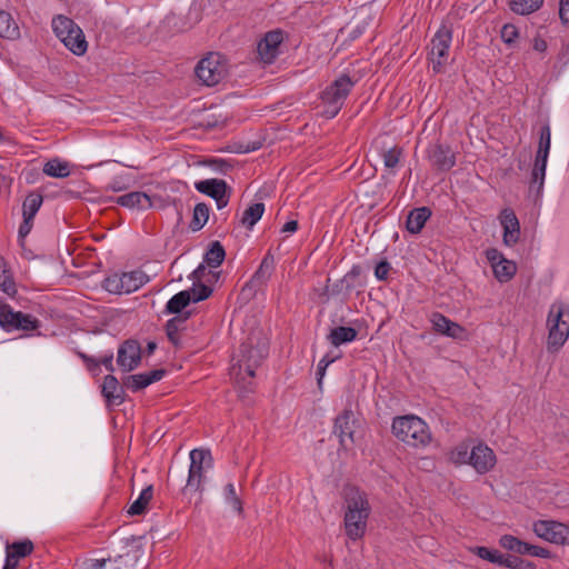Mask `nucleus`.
<instances>
[{
	"label": "nucleus",
	"mask_w": 569,
	"mask_h": 569,
	"mask_svg": "<svg viewBox=\"0 0 569 569\" xmlns=\"http://www.w3.org/2000/svg\"><path fill=\"white\" fill-rule=\"evenodd\" d=\"M209 219V208L204 203H198L193 209L191 228L200 230Z\"/></svg>",
	"instance_id": "58836bf2"
},
{
	"label": "nucleus",
	"mask_w": 569,
	"mask_h": 569,
	"mask_svg": "<svg viewBox=\"0 0 569 569\" xmlns=\"http://www.w3.org/2000/svg\"><path fill=\"white\" fill-rule=\"evenodd\" d=\"M224 499H226L227 503L230 505L231 508L237 513H239V515L242 513V511H243L242 501L239 498V496L237 495L236 488L232 483H228L224 487Z\"/></svg>",
	"instance_id": "79ce46f5"
},
{
	"label": "nucleus",
	"mask_w": 569,
	"mask_h": 569,
	"mask_svg": "<svg viewBox=\"0 0 569 569\" xmlns=\"http://www.w3.org/2000/svg\"><path fill=\"white\" fill-rule=\"evenodd\" d=\"M242 368H244L246 377L244 376L241 377V380H244L246 378L252 379L254 377V369H253V367L250 363H248V362H246L243 365L240 363L238 366V369L236 367L232 368L233 375H234L236 380H237L238 383L240 382V378L239 377L241 376Z\"/></svg>",
	"instance_id": "de8ad7c7"
},
{
	"label": "nucleus",
	"mask_w": 569,
	"mask_h": 569,
	"mask_svg": "<svg viewBox=\"0 0 569 569\" xmlns=\"http://www.w3.org/2000/svg\"><path fill=\"white\" fill-rule=\"evenodd\" d=\"M519 29L512 24V23H506L500 31L501 40L508 46V47H515L518 39H519Z\"/></svg>",
	"instance_id": "37998d69"
},
{
	"label": "nucleus",
	"mask_w": 569,
	"mask_h": 569,
	"mask_svg": "<svg viewBox=\"0 0 569 569\" xmlns=\"http://www.w3.org/2000/svg\"><path fill=\"white\" fill-rule=\"evenodd\" d=\"M264 211L263 203H254L250 206L242 216V223L249 228L253 227L258 220L262 217Z\"/></svg>",
	"instance_id": "4c0bfd02"
},
{
	"label": "nucleus",
	"mask_w": 569,
	"mask_h": 569,
	"mask_svg": "<svg viewBox=\"0 0 569 569\" xmlns=\"http://www.w3.org/2000/svg\"><path fill=\"white\" fill-rule=\"evenodd\" d=\"M391 432L400 442L412 448L427 447L432 440L427 423L413 415L396 417L391 425Z\"/></svg>",
	"instance_id": "f03ea898"
},
{
	"label": "nucleus",
	"mask_w": 569,
	"mask_h": 569,
	"mask_svg": "<svg viewBox=\"0 0 569 569\" xmlns=\"http://www.w3.org/2000/svg\"><path fill=\"white\" fill-rule=\"evenodd\" d=\"M298 229V222L296 220H291L284 223L282 227V232H295Z\"/></svg>",
	"instance_id": "13d9d810"
},
{
	"label": "nucleus",
	"mask_w": 569,
	"mask_h": 569,
	"mask_svg": "<svg viewBox=\"0 0 569 569\" xmlns=\"http://www.w3.org/2000/svg\"><path fill=\"white\" fill-rule=\"evenodd\" d=\"M19 560L20 559H18V558H11V555L7 552V558H6V563H4L3 569H17Z\"/></svg>",
	"instance_id": "6e6d98bb"
},
{
	"label": "nucleus",
	"mask_w": 569,
	"mask_h": 569,
	"mask_svg": "<svg viewBox=\"0 0 569 569\" xmlns=\"http://www.w3.org/2000/svg\"><path fill=\"white\" fill-rule=\"evenodd\" d=\"M401 157L402 149L398 146L385 151L382 154L385 167L388 169H395L400 162Z\"/></svg>",
	"instance_id": "c03bdc74"
},
{
	"label": "nucleus",
	"mask_w": 569,
	"mask_h": 569,
	"mask_svg": "<svg viewBox=\"0 0 569 569\" xmlns=\"http://www.w3.org/2000/svg\"><path fill=\"white\" fill-rule=\"evenodd\" d=\"M550 143V128L548 126H545L540 132L539 146L536 153L535 166L532 169V183L538 182V189H541L543 186Z\"/></svg>",
	"instance_id": "9b49d317"
},
{
	"label": "nucleus",
	"mask_w": 569,
	"mask_h": 569,
	"mask_svg": "<svg viewBox=\"0 0 569 569\" xmlns=\"http://www.w3.org/2000/svg\"><path fill=\"white\" fill-rule=\"evenodd\" d=\"M283 32L279 29L268 31L263 38L258 42V56L259 59L270 64L280 53V47L283 42Z\"/></svg>",
	"instance_id": "4468645a"
},
{
	"label": "nucleus",
	"mask_w": 569,
	"mask_h": 569,
	"mask_svg": "<svg viewBox=\"0 0 569 569\" xmlns=\"http://www.w3.org/2000/svg\"><path fill=\"white\" fill-rule=\"evenodd\" d=\"M470 451L469 445L461 442L448 452V460L456 466L469 463Z\"/></svg>",
	"instance_id": "473e14b6"
},
{
	"label": "nucleus",
	"mask_w": 569,
	"mask_h": 569,
	"mask_svg": "<svg viewBox=\"0 0 569 569\" xmlns=\"http://www.w3.org/2000/svg\"><path fill=\"white\" fill-rule=\"evenodd\" d=\"M196 189L216 199L219 209L226 207L228 203V198L226 197L227 184L223 180H202L196 183Z\"/></svg>",
	"instance_id": "412c9836"
},
{
	"label": "nucleus",
	"mask_w": 569,
	"mask_h": 569,
	"mask_svg": "<svg viewBox=\"0 0 569 569\" xmlns=\"http://www.w3.org/2000/svg\"><path fill=\"white\" fill-rule=\"evenodd\" d=\"M531 556L532 557H538V558L549 559V558L552 557V553H551V551L549 549H547L545 547L532 545Z\"/></svg>",
	"instance_id": "603ef678"
},
{
	"label": "nucleus",
	"mask_w": 569,
	"mask_h": 569,
	"mask_svg": "<svg viewBox=\"0 0 569 569\" xmlns=\"http://www.w3.org/2000/svg\"><path fill=\"white\" fill-rule=\"evenodd\" d=\"M451 38V31L441 27L431 41L430 60L436 72H440L447 62Z\"/></svg>",
	"instance_id": "f8f14e48"
},
{
	"label": "nucleus",
	"mask_w": 569,
	"mask_h": 569,
	"mask_svg": "<svg viewBox=\"0 0 569 569\" xmlns=\"http://www.w3.org/2000/svg\"><path fill=\"white\" fill-rule=\"evenodd\" d=\"M533 532L541 539L555 543H569V526L553 520H538L533 522Z\"/></svg>",
	"instance_id": "9d476101"
},
{
	"label": "nucleus",
	"mask_w": 569,
	"mask_h": 569,
	"mask_svg": "<svg viewBox=\"0 0 569 569\" xmlns=\"http://www.w3.org/2000/svg\"><path fill=\"white\" fill-rule=\"evenodd\" d=\"M345 501V531L349 539L356 541L361 539L368 526L370 505L367 496L359 488L347 486L343 489Z\"/></svg>",
	"instance_id": "f257e3e1"
},
{
	"label": "nucleus",
	"mask_w": 569,
	"mask_h": 569,
	"mask_svg": "<svg viewBox=\"0 0 569 569\" xmlns=\"http://www.w3.org/2000/svg\"><path fill=\"white\" fill-rule=\"evenodd\" d=\"M352 87L351 79L342 74L325 89L321 93V102L323 104L322 114L326 118L330 119L338 114Z\"/></svg>",
	"instance_id": "423d86ee"
},
{
	"label": "nucleus",
	"mask_w": 569,
	"mask_h": 569,
	"mask_svg": "<svg viewBox=\"0 0 569 569\" xmlns=\"http://www.w3.org/2000/svg\"><path fill=\"white\" fill-rule=\"evenodd\" d=\"M119 204L128 208L149 209L153 206L152 199L144 192H130L118 198Z\"/></svg>",
	"instance_id": "393cba45"
},
{
	"label": "nucleus",
	"mask_w": 569,
	"mask_h": 569,
	"mask_svg": "<svg viewBox=\"0 0 569 569\" xmlns=\"http://www.w3.org/2000/svg\"><path fill=\"white\" fill-rule=\"evenodd\" d=\"M559 17L561 22L569 27V0H560L559 2Z\"/></svg>",
	"instance_id": "8fccbe9b"
},
{
	"label": "nucleus",
	"mask_w": 569,
	"mask_h": 569,
	"mask_svg": "<svg viewBox=\"0 0 569 569\" xmlns=\"http://www.w3.org/2000/svg\"><path fill=\"white\" fill-rule=\"evenodd\" d=\"M224 257L226 252L223 247L218 241H216L207 251L204 256V261L209 267L217 268L222 263Z\"/></svg>",
	"instance_id": "c9c22d12"
},
{
	"label": "nucleus",
	"mask_w": 569,
	"mask_h": 569,
	"mask_svg": "<svg viewBox=\"0 0 569 569\" xmlns=\"http://www.w3.org/2000/svg\"><path fill=\"white\" fill-rule=\"evenodd\" d=\"M102 395L109 402H121V388L116 377L108 375L103 379Z\"/></svg>",
	"instance_id": "c756f323"
},
{
	"label": "nucleus",
	"mask_w": 569,
	"mask_h": 569,
	"mask_svg": "<svg viewBox=\"0 0 569 569\" xmlns=\"http://www.w3.org/2000/svg\"><path fill=\"white\" fill-rule=\"evenodd\" d=\"M266 266V259L262 261L261 266H260V269L258 272L262 271L263 267Z\"/></svg>",
	"instance_id": "052dcab7"
},
{
	"label": "nucleus",
	"mask_w": 569,
	"mask_h": 569,
	"mask_svg": "<svg viewBox=\"0 0 569 569\" xmlns=\"http://www.w3.org/2000/svg\"><path fill=\"white\" fill-rule=\"evenodd\" d=\"M0 289L8 296L17 292L14 281L6 267L4 260L0 257Z\"/></svg>",
	"instance_id": "e433bc0d"
},
{
	"label": "nucleus",
	"mask_w": 569,
	"mask_h": 569,
	"mask_svg": "<svg viewBox=\"0 0 569 569\" xmlns=\"http://www.w3.org/2000/svg\"><path fill=\"white\" fill-rule=\"evenodd\" d=\"M499 220L503 228V243L508 247L515 246L520 237V224L515 211L510 208L503 209Z\"/></svg>",
	"instance_id": "aec40b11"
},
{
	"label": "nucleus",
	"mask_w": 569,
	"mask_h": 569,
	"mask_svg": "<svg viewBox=\"0 0 569 569\" xmlns=\"http://www.w3.org/2000/svg\"><path fill=\"white\" fill-rule=\"evenodd\" d=\"M163 375V370H152L146 373L132 375L126 381V386L133 391H138L148 387L152 382L159 381Z\"/></svg>",
	"instance_id": "4be33fe9"
},
{
	"label": "nucleus",
	"mask_w": 569,
	"mask_h": 569,
	"mask_svg": "<svg viewBox=\"0 0 569 569\" xmlns=\"http://www.w3.org/2000/svg\"><path fill=\"white\" fill-rule=\"evenodd\" d=\"M471 551L483 560L501 566L503 553L498 550H491L487 547H475Z\"/></svg>",
	"instance_id": "a19ab883"
},
{
	"label": "nucleus",
	"mask_w": 569,
	"mask_h": 569,
	"mask_svg": "<svg viewBox=\"0 0 569 569\" xmlns=\"http://www.w3.org/2000/svg\"><path fill=\"white\" fill-rule=\"evenodd\" d=\"M153 497V488L152 486H148L144 488L139 497L130 505L128 509V513L131 516H140L147 511V508L152 500Z\"/></svg>",
	"instance_id": "cd10ccee"
},
{
	"label": "nucleus",
	"mask_w": 569,
	"mask_h": 569,
	"mask_svg": "<svg viewBox=\"0 0 569 569\" xmlns=\"http://www.w3.org/2000/svg\"><path fill=\"white\" fill-rule=\"evenodd\" d=\"M390 271V264L387 261H381L375 269V274L379 280H386Z\"/></svg>",
	"instance_id": "3c124183"
},
{
	"label": "nucleus",
	"mask_w": 569,
	"mask_h": 569,
	"mask_svg": "<svg viewBox=\"0 0 569 569\" xmlns=\"http://www.w3.org/2000/svg\"><path fill=\"white\" fill-rule=\"evenodd\" d=\"M531 549H532L531 543L520 540L516 553L531 556Z\"/></svg>",
	"instance_id": "5fc2aeb1"
},
{
	"label": "nucleus",
	"mask_w": 569,
	"mask_h": 569,
	"mask_svg": "<svg viewBox=\"0 0 569 569\" xmlns=\"http://www.w3.org/2000/svg\"><path fill=\"white\" fill-rule=\"evenodd\" d=\"M211 465V455L204 449H193L190 452V468L186 490L202 491L204 469Z\"/></svg>",
	"instance_id": "1a4fd4ad"
},
{
	"label": "nucleus",
	"mask_w": 569,
	"mask_h": 569,
	"mask_svg": "<svg viewBox=\"0 0 569 569\" xmlns=\"http://www.w3.org/2000/svg\"><path fill=\"white\" fill-rule=\"evenodd\" d=\"M532 48L533 50H536L537 52H545L548 48V44H547V41L540 37V36H536L532 40Z\"/></svg>",
	"instance_id": "864d4df0"
},
{
	"label": "nucleus",
	"mask_w": 569,
	"mask_h": 569,
	"mask_svg": "<svg viewBox=\"0 0 569 569\" xmlns=\"http://www.w3.org/2000/svg\"><path fill=\"white\" fill-rule=\"evenodd\" d=\"M52 29L62 43L76 56H83L88 50V42L82 29L66 16H58L52 20Z\"/></svg>",
	"instance_id": "39448f33"
},
{
	"label": "nucleus",
	"mask_w": 569,
	"mask_h": 569,
	"mask_svg": "<svg viewBox=\"0 0 569 569\" xmlns=\"http://www.w3.org/2000/svg\"><path fill=\"white\" fill-rule=\"evenodd\" d=\"M149 276L138 269L107 277L103 281V287L107 291L114 295L131 293L149 282Z\"/></svg>",
	"instance_id": "6e6552de"
},
{
	"label": "nucleus",
	"mask_w": 569,
	"mask_h": 569,
	"mask_svg": "<svg viewBox=\"0 0 569 569\" xmlns=\"http://www.w3.org/2000/svg\"><path fill=\"white\" fill-rule=\"evenodd\" d=\"M497 463V457L487 445L479 443L470 451L469 465L480 475L487 473L493 469Z\"/></svg>",
	"instance_id": "dca6fc26"
},
{
	"label": "nucleus",
	"mask_w": 569,
	"mask_h": 569,
	"mask_svg": "<svg viewBox=\"0 0 569 569\" xmlns=\"http://www.w3.org/2000/svg\"><path fill=\"white\" fill-rule=\"evenodd\" d=\"M430 157L433 164L442 170H448L456 163V157L453 152L443 146H436L432 149Z\"/></svg>",
	"instance_id": "a878e982"
},
{
	"label": "nucleus",
	"mask_w": 569,
	"mask_h": 569,
	"mask_svg": "<svg viewBox=\"0 0 569 569\" xmlns=\"http://www.w3.org/2000/svg\"><path fill=\"white\" fill-rule=\"evenodd\" d=\"M0 327L6 330H33L37 328V320L30 315L13 311L7 305L0 306Z\"/></svg>",
	"instance_id": "ddd939ff"
},
{
	"label": "nucleus",
	"mask_w": 569,
	"mask_h": 569,
	"mask_svg": "<svg viewBox=\"0 0 569 569\" xmlns=\"http://www.w3.org/2000/svg\"><path fill=\"white\" fill-rule=\"evenodd\" d=\"M543 0H510V10L517 14L527 16L539 10Z\"/></svg>",
	"instance_id": "7c9ffc66"
},
{
	"label": "nucleus",
	"mask_w": 569,
	"mask_h": 569,
	"mask_svg": "<svg viewBox=\"0 0 569 569\" xmlns=\"http://www.w3.org/2000/svg\"><path fill=\"white\" fill-rule=\"evenodd\" d=\"M431 211L427 207H421L410 211L407 218L406 227L410 233H419L430 218Z\"/></svg>",
	"instance_id": "b1692460"
},
{
	"label": "nucleus",
	"mask_w": 569,
	"mask_h": 569,
	"mask_svg": "<svg viewBox=\"0 0 569 569\" xmlns=\"http://www.w3.org/2000/svg\"><path fill=\"white\" fill-rule=\"evenodd\" d=\"M42 196L37 192L28 194L22 203L23 221L19 227V238L24 239L33 227V219L42 204Z\"/></svg>",
	"instance_id": "f3484780"
},
{
	"label": "nucleus",
	"mask_w": 569,
	"mask_h": 569,
	"mask_svg": "<svg viewBox=\"0 0 569 569\" xmlns=\"http://www.w3.org/2000/svg\"><path fill=\"white\" fill-rule=\"evenodd\" d=\"M335 361V358H329L328 356L323 357L318 363V383L321 385L322 379L325 377L326 369L330 363Z\"/></svg>",
	"instance_id": "09e8293b"
},
{
	"label": "nucleus",
	"mask_w": 569,
	"mask_h": 569,
	"mask_svg": "<svg viewBox=\"0 0 569 569\" xmlns=\"http://www.w3.org/2000/svg\"><path fill=\"white\" fill-rule=\"evenodd\" d=\"M141 360V348L136 340L124 341L119 350L117 363L123 371H131L138 367Z\"/></svg>",
	"instance_id": "a211bd4d"
},
{
	"label": "nucleus",
	"mask_w": 569,
	"mask_h": 569,
	"mask_svg": "<svg viewBox=\"0 0 569 569\" xmlns=\"http://www.w3.org/2000/svg\"><path fill=\"white\" fill-rule=\"evenodd\" d=\"M117 561L111 560H89L83 563L79 569H119L116 566Z\"/></svg>",
	"instance_id": "a18cd8bd"
},
{
	"label": "nucleus",
	"mask_w": 569,
	"mask_h": 569,
	"mask_svg": "<svg viewBox=\"0 0 569 569\" xmlns=\"http://www.w3.org/2000/svg\"><path fill=\"white\" fill-rule=\"evenodd\" d=\"M501 566L509 569H536V565L532 561L510 555H503Z\"/></svg>",
	"instance_id": "ea45409f"
},
{
	"label": "nucleus",
	"mask_w": 569,
	"mask_h": 569,
	"mask_svg": "<svg viewBox=\"0 0 569 569\" xmlns=\"http://www.w3.org/2000/svg\"><path fill=\"white\" fill-rule=\"evenodd\" d=\"M43 173L54 178H66L70 174L69 163L59 159L49 160L43 166Z\"/></svg>",
	"instance_id": "2f4dec72"
},
{
	"label": "nucleus",
	"mask_w": 569,
	"mask_h": 569,
	"mask_svg": "<svg viewBox=\"0 0 569 569\" xmlns=\"http://www.w3.org/2000/svg\"><path fill=\"white\" fill-rule=\"evenodd\" d=\"M229 73V61L220 52H208L194 68L197 80L207 87H213L223 81Z\"/></svg>",
	"instance_id": "20e7f679"
},
{
	"label": "nucleus",
	"mask_w": 569,
	"mask_h": 569,
	"mask_svg": "<svg viewBox=\"0 0 569 569\" xmlns=\"http://www.w3.org/2000/svg\"><path fill=\"white\" fill-rule=\"evenodd\" d=\"M20 34L19 27L12 16L0 10V37L4 39H17Z\"/></svg>",
	"instance_id": "bb28decb"
},
{
	"label": "nucleus",
	"mask_w": 569,
	"mask_h": 569,
	"mask_svg": "<svg viewBox=\"0 0 569 569\" xmlns=\"http://www.w3.org/2000/svg\"><path fill=\"white\" fill-rule=\"evenodd\" d=\"M486 258L489 261L496 279L500 282H507L513 278L517 272V266L513 261L508 260L496 248L486 251Z\"/></svg>",
	"instance_id": "2eb2a0df"
},
{
	"label": "nucleus",
	"mask_w": 569,
	"mask_h": 569,
	"mask_svg": "<svg viewBox=\"0 0 569 569\" xmlns=\"http://www.w3.org/2000/svg\"><path fill=\"white\" fill-rule=\"evenodd\" d=\"M103 365L107 370L113 371L112 356L103 357L96 366Z\"/></svg>",
	"instance_id": "4d7b16f0"
},
{
	"label": "nucleus",
	"mask_w": 569,
	"mask_h": 569,
	"mask_svg": "<svg viewBox=\"0 0 569 569\" xmlns=\"http://www.w3.org/2000/svg\"><path fill=\"white\" fill-rule=\"evenodd\" d=\"M34 547L31 540L24 539L21 541H16L11 545L7 546L8 553L11 555V558H24L32 553Z\"/></svg>",
	"instance_id": "72a5a7b5"
},
{
	"label": "nucleus",
	"mask_w": 569,
	"mask_h": 569,
	"mask_svg": "<svg viewBox=\"0 0 569 569\" xmlns=\"http://www.w3.org/2000/svg\"><path fill=\"white\" fill-rule=\"evenodd\" d=\"M156 349V343L154 342H149L148 343V350L149 352H153V350Z\"/></svg>",
	"instance_id": "bf43d9fd"
},
{
	"label": "nucleus",
	"mask_w": 569,
	"mask_h": 569,
	"mask_svg": "<svg viewBox=\"0 0 569 569\" xmlns=\"http://www.w3.org/2000/svg\"><path fill=\"white\" fill-rule=\"evenodd\" d=\"M520 542V539L512 536V535H503L499 539V545L501 548L508 550V551H517L518 545Z\"/></svg>",
	"instance_id": "49530a36"
},
{
	"label": "nucleus",
	"mask_w": 569,
	"mask_h": 569,
	"mask_svg": "<svg viewBox=\"0 0 569 569\" xmlns=\"http://www.w3.org/2000/svg\"><path fill=\"white\" fill-rule=\"evenodd\" d=\"M206 267L203 264H200L194 271H193V287L189 289L188 291L192 295V301L198 302L201 300H204L209 298L212 293V289L203 283H200L202 278L204 277Z\"/></svg>",
	"instance_id": "5701e85b"
},
{
	"label": "nucleus",
	"mask_w": 569,
	"mask_h": 569,
	"mask_svg": "<svg viewBox=\"0 0 569 569\" xmlns=\"http://www.w3.org/2000/svg\"><path fill=\"white\" fill-rule=\"evenodd\" d=\"M192 301V295L188 290H183L174 295L167 305V309L171 313L180 312L184 307Z\"/></svg>",
	"instance_id": "f704fd0d"
},
{
	"label": "nucleus",
	"mask_w": 569,
	"mask_h": 569,
	"mask_svg": "<svg viewBox=\"0 0 569 569\" xmlns=\"http://www.w3.org/2000/svg\"><path fill=\"white\" fill-rule=\"evenodd\" d=\"M546 327L547 351L558 352L569 338V306L562 301L553 302L548 311Z\"/></svg>",
	"instance_id": "7ed1b4c3"
},
{
	"label": "nucleus",
	"mask_w": 569,
	"mask_h": 569,
	"mask_svg": "<svg viewBox=\"0 0 569 569\" xmlns=\"http://www.w3.org/2000/svg\"><path fill=\"white\" fill-rule=\"evenodd\" d=\"M430 322L436 332L453 338L466 339L467 330L457 322L451 321L449 318L440 312H433L430 316Z\"/></svg>",
	"instance_id": "6ab92c4d"
},
{
	"label": "nucleus",
	"mask_w": 569,
	"mask_h": 569,
	"mask_svg": "<svg viewBox=\"0 0 569 569\" xmlns=\"http://www.w3.org/2000/svg\"><path fill=\"white\" fill-rule=\"evenodd\" d=\"M361 431V423L352 410H343L333 422V435L337 436L340 447L349 451L357 442Z\"/></svg>",
	"instance_id": "0eeeda50"
},
{
	"label": "nucleus",
	"mask_w": 569,
	"mask_h": 569,
	"mask_svg": "<svg viewBox=\"0 0 569 569\" xmlns=\"http://www.w3.org/2000/svg\"><path fill=\"white\" fill-rule=\"evenodd\" d=\"M357 338V330L351 327H336L333 328L328 339L330 340L331 345L335 347H338L346 342H351Z\"/></svg>",
	"instance_id": "c85d7f7f"
}]
</instances>
